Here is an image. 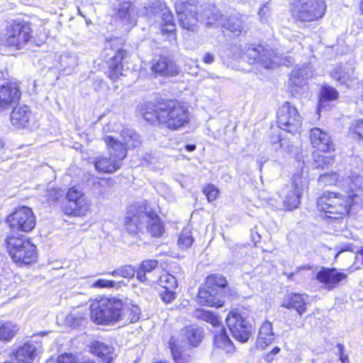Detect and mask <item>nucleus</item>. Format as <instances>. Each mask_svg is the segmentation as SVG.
I'll return each mask as SVG.
<instances>
[{
	"label": "nucleus",
	"instance_id": "1",
	"mask_svg": "<svg viewBox=\"0 0 363 363\" xmlns=\"http://www.w3.org/2000/svg\"><path fill=\"white\" fill-rule=\"evenodd\" d=\"M198 0L179 1L175 4V11L177 13L180 26L188 30L194 31L197 28L198 22H204L207 26L214 25L213 20H218L219 16L218 10L206 9L201 10L198 6Z\"/></svg>",
	"mask_w": 363,
	"mask_h": 363
},
{
	"label": "nucleus",
	"instance_id": "2",
	"mask_svg": "<svg viewBox=\"0 0 363 363\" xmlns=\"http://www.w3.org/2000/svg\"><path fill=\"white\" fill-rule=\"evenodd\" d=\"M357 195L343 196L331 191H325L317 199V208L325 213V216L331 220L343 218L350 212L354 198Z\"/></svg>",
	"mask_w": 363,
	"mask_h": 363
},
{
	"label": "nucleus",
	"instance_id": "3",
	"mask_svg": "<svg viewBox=\"0 0 363 363\" xmlns=\"http://www.w3.org/2000/svg\"><path fill=\"white\" fill-rule=\"evenodd\" d=\"M289 9L296 24H305L321 18L326 5L323 0H292Z\"/></svg>",
	"mask_w": 363,
	"mask_h": 363
},
{
	"label": "nucleus",
	"instance_id": "4",
	"mask_svg": "<svg viewBox=\"0 0 363 363\" xmlns=\"http://www.w3.org/2000/svg\"><path fill=\"white\" fill-rule=\"evenodd\" d=\"M12 260L18 264H28L37 259L36 247L22 235L9 233L5 239Z\"/></svg>",
	"mask_w": 363,
	"mask_h": 363
},
{
	"label": "nucleus",
	"instance_id": "5",
	"mask_svg": "<svg viewBox=\"0 0 363 363\" xmlns=\"http://www.w3.org/2000/svg\"><path fill=\"white\" fill-rule=\"evenodd\" d=\"M104 140L108 146V154L107 156L96 157L94 167L99 172L113 173L121 168L122 160L125 157V149L113 136H106Z\"/></svg>",
	"mask_w": 363,
	"mask_h": 363
},
{
	"label": "nucleus",
	"instance_id": "6",
	"mask_svg": "<svg viewBox=\"0 0 363 363\" xmlns=\"http://www.w3.org/2000/svg\"><path fill=\"white\" fill-rule=\"evenodd\" d=\"M121 308V300L116 298L92 300V320L97 324H116Z\"/></svg>",
	"mask_w": 363,
	"mask_h": 363
},
{
	"label": "nucleus",
	"instance_id": "7",
	"mask_svg": "<svg viewBox=\"0 0 363 363\" xmlns=\"http://www.w3.org/2000/svg\"><path fill=\"white\" fill-rule=\"evenodd\" d=\"M30 25L25 21H13L6 30L4 36L0 35V44L23 49L32 38Z\"/></svg>",
	"mask_w": 363,
	"mask_h": 363
},
{
	"label": "nucleus",
	"instance_id": "8",
	"mask_svg": "<svg viewBox=\"0 0 363 363\" xmlns=\"http://www.w3.org/2000/svg\"><path fill=\"white\" fill-rule=\"evenodd\" d=\"M245 315L238 311H232L225 320L233 337L241 343L247 342L254 331L253 325Z\"/></svg>",
	"mask_w": 363,
	"mask_h": 363
},
{
	"label": "nucleus",
	"instance_id": "9",
	"mask_svg": "<svg viewBox=\"0 0 363 363\" xmlns=\"http://www.w3.org/2000/svg\"><path fill=\"white\" fill-rule=\"evenodd\" d=\"M164 116H162V123L171 130H178L189 123V111L187 107L179 102L169 101L164 104Z\"/></svg>",
	"mask_w": 363,
	"mask_h": 363
},
{
	"label": "nucleus",
	"instance_id": "10",
	"mask_svg": "<svg viewBox=\"0 0 363 363\" xmlns=\"http://www.w3.org/2000/svg\"><path fill=\"white\" fill-rule=\"evenodd\" d=\"M277 125L286 132L294 134L301 127V116L297 108L289 102H284L277 113Z\"/></svg>",
	"mask_w": 363,
	"mask_h": 363
},
{
	"label": "nucleus",
	"instance_id": "11",
	"mask_svg": "<svg viewBox=\"0 0 363 363\" xmlns=\"http://www.w3.org/2000/svg\"><path fill=\"white\" fill-rule=\"evenodd\" d=\"M250 64H259L266 69H274L280 65L279 57L274 50L265 48L262 45H255L249 47L245 54Z\"/></svg>",
	"mask_w": 363,
	"mask_h": 363
},
{
	"label": "nucleus",
	"instance_id": "12",
	"mask_svg": "<svg viewBox=\"0 0 363 363\" xmlns=\"http://www.w3.org/2000/svg\"><path fill=\"white\" fill-rule=\"evenodd\" d=\"M11 232L13 235L16 230L22 232H30L36 224L35 216L31 208L27 206H22L11 213L6 218Z\"/></svg>",
	"mask_w": 363,
	"mask_h": 363
},
{
	"label": "nucleus",
	"instance_id": "13",
	"mask_svg": "<svg viewBox=\"0 0 363 363\" xmlns=\"http://www.w3.org/2000/svg\"><path fill=\"white\" fill-rule=\"evenodd\" d=\"M147 217V208L143 203L138 202L130 205L124 222L126 232L131 235L143 232Z\"/></svg>",
	"mask_w": 363,
	"mask_h": 363
},
{
	"label": "nucleus",
	"instance_id": "14",
	"mask_svg": "<svg viewBox=\"0 0 363 363\" xmlns=\"http://www.w3.org/2000/svg\"><path fill=\"white\" fill-rule=\"evenodd\" d=\"M311 74V68L309 64H303L291 71L287 82L288 90L291 95L296 96L300 93L301 89L306 85L307 79Z\"/></svg>",
	"mask_w": 363,
	"mask_h": 363
},
{
	"label": "nucleus",
	"instance_id": "15",
	"mask_svg": "<svg viewBox=\"0 0 363 363\" xmlns=\"http://www.w3.org/2000/svg\"><path fill=\"white\" fill-rule=\"evenodd\" d=\"M106 55H111L109 52H113V56L106 62L108 69L106 72L107 76L112 80L117 79L120 76L125 75L123 74V61L125 60L128 56L126 50L123 49H118L113 51L112 49L106 48L104 50Z\"/></svg>",
	"mask_w": 363,
	"mask_h": 363
},
{
	"label": "nucleus",
	"instance_id": "16",
	"mask_svg": "<svg viewBox=\"0 0 363 363\" xmlns=\"http://www.w3.org/2000/svg\"><path fill=\"white\" fill-rule=\"evenodd\" d=\"M346 277V274L339 272L336 268L325 267H322L315 276L316 280L323 284L324 289L328 291H331L337 287L340 283Z\"/></svg>",
	"mask_w": 363,
	"mask_h": 363
},
{
	"label": "nucleus",
	"instance_id": "17",
	"mask_svg": "<svg viewBox=\"0 0 363 363\" xmlns=\"http://www.w3.org/2000/svg\"><path fill=\"white\" fill-rule=\"evenodd\" d=\"M21 91L14 82H6L0 86V111L9 109L18 102Z\"/></svg>",
	"mask_w": 363,
	"mask_h": 363
},
{
	"label": "nucleus",
	"instance_id": "18",
	"mask_svg": "<svg viewBox=\"0 0 363 363\" xmlns=\"http://www.w3.org/2000/svg\"><path fill=\"white\" fill-rule=\"evenodd\" d=\"M225 297V295L204 286L199 289L197 300L200 305L219 308L223 306Z\"/></svg>",
	"mask_w": 363,
	"mask_h": 363
},
{
	"label": "nucleus",
	"instance_id": "19",
	"mask_svg": "<svg viewBox=\"0 0 363 363\" xmlns=\"http://www.w3.org/2000/svg\"><path fill=\"white\" fill-rule=\"evenodd\" d=\"M205 286L208 288L215 289L216 292H219L230 298H235L238 296V292L235 289L228 287L226 279L220 274H213L206 277Z\"/></svg>",
	"mask_w": 363,
	"mask_h": 363
},
{
	"label": "nucleus",
	"instance_id": "20",
	"mask_svg": "<svg viewBox=\"0 0 363 363\" xmlns=\"http://www.w3.org/2000/svg\"><path fill=\"white\" fill-rule=\"evenodd\" d=\"M310 140L312 146L319 151L329 152L334 150V145L329 134L318 128L310 130Z\"/></svg>",
	"mask_w": 363,
	"mask_h": 363
},
{
	"label": "nucleus",
	"instance_id": "21",
	"mask_svg": "<svg viewBox=\"0 0 363 363\" xmlns=\"http://www.w3.org/2000/svg\"><path fill=\"white\" fill-rule=\"evenodd\" d=\"M301 194L302 191L296 184L292 183L290 186H286L281 192L283 207L289 211L298 208Z\"/></svg>",
	"mask_w": 363,
	"mask_h": 363
},
{
	"label": "nucleus",
	"instance_id": "22",
	"mask_svg": "<svg viewBox=\"0 0 363 363\" xmlns=\"http://www.w3.org/2000/svg\"><path fill=\"white\" fill-rule=\"evenodd\" d=\"M82 193L76 187L69 189L66 195V202L63 205V211L67 215H77L82 203Z\"/></svg>",
	"mask_w": 363,
	"mask_h": 363
},
{
	"label": "nucleus",
	"instance_id": "23",
	"mask_svg": "<svg viewBox=\"0 0 363 363\" xmlns=\"http://www.w3.org/2000/svg\"><path fill=\"white\" fill-rule=\"evenodd\" d=\"M151 69L158 75L173 77L179 74V68L172 59L166 56H160L152 65Z\"/></svg>",
	"mask_w": 363,
	"mask_h": 363
},
{
	"label": "nucleus",
	"instance_id": "24",
	"mask_svg": "<svg viewBox=\"0 0 363 363\" xmlns=\"http://www.w3.org/2000/svg\"><path fill=\"white\" fill-rule=\"evenodd\" d=\"M204 330L203 328L196 325H189L182 328L180 335L183 342L189 344V346L196 347L202 342L204 337Z\"/></svg>",
	"mask_w": 363,
	"mask_h": 363
},
{
	"label": "nucleus",
	"instance_id": "25",
	"mask_svg": "<svg viewBox=\"0 0 363 363\" xmlns=\"http://www.w3.org/2000/svg\"><path fill=\"white\" fill-rule=\"evenodd\" d=\"M330 75L338 83V85L345 89H348L354 80L353 69L346 65L337 66L330 71Z\"/></svg>",
	"mask_w": 363,
	"mask_h": 363
},
{
	"label": "nucleus",
	"instance_id": "26",
	"mask_svg": "<svg viewBox=\"0 0 363 363\" xmlns=\"http://www.w3.org/2000/svg\"><path fill=\"white\" fill-rule=\"evenodd\" d=\"M145 229L152 237L160 238L165 229L161 218L154 211L147 209V217L145 218Z\"/></svg>",
	"mask_w": 363,
	"mask_h": 363
},
{
	"label": "nucleus",
	"instance_id": "27",
	"mask_svg": "<svg viewBox=\"0 0 363 363\" xmlns=\"http://www.w3.org/2000/svg\"><path fill=\"white\" fill-rule=\"evenodd\" d=\"M157 259H145L137 269V279L141 282L150 285L155 281L152 277V272L158 267Z\"/></svg>",
	"mask_w": 363,
	"mask_h": 363
},
{
	"label": "nucleus",
	"instance_id": "28",
	"mask_svg": "<svg viewBox=\"0 0 363 363\" xmlns=\"http://www.w3.org/2000/svg\"><path fill=\"white\" fill-rule=\"evenodd\" d=\"M216 328V330L213 331V346L216 348L224 350L226 353L233 352L235 347L225 328L221 324Z\"/></svg>",
	"mask_w": 363,
	"mask_h": 363
},
{
	"label": "nucleus",
	"instance_id": "29",
	"mask_svg": "<svg viewBox=\"0 0 363 363\" xmlns=\"http://www.w3.org/2000/svg\"><path fill=\"white\" fill-rule=\"evenodd\" d=\"M117 17L124 25L133 27L137 23V15L134 6L130 1H123L118 4Z\"/></svg>",
	"mask_w": 363,
	"mask_h": 363
},
{
	"label": "nucleus",
	"instance_id": "30",
	"mask_svg": "<svg viewBox=\"0 0 363 363\" xmlns=\"http://www.w3.org/2000/svg\"><path fill=\"white\" fill-rule=\"evenodd\" d=\"M164 104L158 106L152 103H145L142 106L140 112L145 121L152 124H162L161 116H164Z\"/></svg>",
	"mask_w": 363,
	"mask_h": 363
},
{
	"label": "nucleus",
	"instance_id": "31",
	"mask_svg": "<svg viewBox=\"0 0 363 363\" xmlns=\"http://www.w3.org/2000/svg\"><path fill=\"white\" fill-rule=\"evenodd\" d=\"M219 16L218 20H213L214 25L216 22L220 24L225 30L231 32L235 36H239L244 30L243 22L239 16H230L228 18H223V16L218 11Z\"/></svg>",
	"mask_w": 363,
	"mask_h": 363
},
{
	"label": "nucleus",
	"instance_id": "32",
	"mask_svg": "<svg viewBox=\"0 0 363 363\" xmlns=\"http://www.w3.org/2000/svg\"><path fill=\"white\" fill-rule=\"evenodd\" d=\"M275 338V334L273 332L272 323L269 320H265L261 325L259 330L258 336L256 341V346L257 349L264 350L269 345Z\"/></svg>",
	"mask_w": 363,
	"mask_h": 363
},
{
	"label": "nucleus",
	"instance_id": "33",
	"mask_svg": "<svg viewBox=\"0 0 363 363\" xmlns=\"http://www.w3.org/2000/svg\"><path fill=\"white\" fill-rule=\"evenodd\" d=\"M306 301L303 295L298 293H291L285 296L281 306L287 309H295L302 315L306 311Z\"/></svg>",
	"mask_w": 363,
	"mask_h": 363
},
{
	"label": "nucleus",
	"instance_id": "34",
	"mask_svg": "<svg viewBox=\"0 0 363 363\" xmlns=\"http://www.w3.org/2000/svg\"><path fill=\"white\" fill-rule=\"evenodd\" d=\"M140 309L138 306L125 305L121 301L117 323H122L123 325H126L135 323L140 319Z\"/></svg>",
	"mask_w": 363,
	"mask_h": 363
},
{
	"label": "nucleus",
	"instance_id": "35",
	"mask_svg": "<svg viewBox=\"0 0 363 363\" xmlns=\"http://www.w3.org/2000/svg\"><path fill=\"white\" fill-rule=\"evenodd\" d=\"M37 355V344L28 342L20 347L16 354L17 363H32Z\"/></svg>",
	"mask_w": 363,
	"mask_h": 363
},
{
	"label": "nucleus",
	"instance_id": "36",
	"mask_svg": "<svg viewBox=\"0 0 363 363\" xmlns=\"http://www.w3.org/2000/svg\"><path fill=\"white\" fill-rule=\"evenodd\" d=\"M166 8L165 4L158 0H148L144 6L146 16L155 23L160 21Z\"/></svg>",
	"mask_w": 363,
	"mask_h": 363
},
{
	"label": "nucleus",
	"instance_id": "37",
	"mask_svg": "<svg viewBox=\"0 0 363 363\" xmlns=\"http://www.w3.org/2000/svg\"><path fill=\"white\" fill-rule=\"evenodd\" d=\"M30 117V111L27 106L15 107L11 113V122L16 128H26Z\"/></svg>",
	"mask_w": 363,
	"mask_h": 363
},
{
	"label": "nucleus",
	"instance_id": "38",
	"mask_svg": "<svg viewBox=\"0 0 363 363\" xmlns=\"http://www.w3.org/2000/svg\"><path fill=\"white\" fill-rule=\"evenodd\" d=\"M113 348L99 340L92 341V354H96L102 362L111 363L113 359Z\"/></svg>",
	"mask_w": 363,
	"mask_h": 363
},
{
	"label": "nucleus",
	"instance_id": "39",
	"mask_svg": "<svg viewBox=\"0 0 363 363\" xmlns=\"http://www.w3.org/2000/svg\"><path fill=\"white\" fill-rule=\"evenodd\" d=\"M123 143L121 142L125 149L134 148L140 144V137L133 129L125 128L121 132Z\"/></svg>",
	"mask_w": 363,
	"mask_h": 363
},
{
	"label": "nucleus",
	"instance_id": "40",
	"mask_svg": "<svg viewBox=\"0 0 363 363\" xmlns=\"http://www.w3.org/2000/svg\"><path fill=\"white\" fill-rule=\"evenodd\" d=\"M65 324L71 328H82L88 323L87 318L80 311H72L65 318Z\"/></svg>",
	"mask_w": 363,
	"mask_h": 363
},
{
	"label": "nucleus",
	"instance_id": "41",
	"mask_svg": "<svg viewBox=\"0 0 363 363\" xmlns=\"http://www.w3.org/2000/svg\"><path fill=\"white\" fill-rule=\"evenodd\" d=\"M161 26V30L163 34L172 33L175 30V23L172 12L166 8L163 12L160 20L158 22Z\"/></svg>",
	"mask_w": 363,
	"mask_h": 363
},
{
	"label": "nucleus",
	"instance_id": "42",
	"mask_svg": "<svg viewBox=\"0 0 363 363\" xmlns=\"http://www.w3.org/2000/svg\"><path fill=\"white\" fill-rule=\"evenodd\" d=\"M77 65L78 57L76 55L65 53L60 56V65L65 74H71Z\"/></svg>",
	"mask_w": 363,
	"mask_h": 363
},
{
	"label": "nucleus",
	"instance_id": "43",
	"mask_svg": "<svg viewBox=\"0 0 363 363\" xmlns=\"http://www.w3.org/2000/svg\"><path fill=\"white\" fill-rule=\"evenodd\" d=\"M193 317L196 319L204 320L211 323L213 327L216 328L221 324L220 320L213 312L206 311L203 308H197L193 312Z\"/></svg>",
	"mask_w": 363,
	"mask_h": 363
},
{
	"label": "nucleus",
	"instance_id": "44",
	"mask_svg": "<svg viewBox=\"0 0 363 363\" xmlns=\"http://www.w3.org/2000/svg\"><path fill=\"white\" fill-rule=\"evenodd\" d=\"M108 181L104 179L92 180V194L99 198H105L109 191Z\"/></svg>",
	"mask_w": 363,
	"mask_h": 363
},
{
	"label": "nucleus",
	"instance_id": "45",
	"mask_svg": "<svg viewBox=\"0 0 363 363\" xmlns=\"http://www.w3.org/2000/svg\"><path fill=\"white\" fill-rule=\"evenodd\" d=\"M339 179V175L334 172L321 174L318 179L319 187L336 185Z\"/></svg>",
	"mask_w": 363,
	"mask_h": 363
},
{
	"label": "nucleus",
	"instance_id": "46",
	"mask_svg": "<svg viewBox=\"0 0 363 363\" xmlns=\"http://www.w3.org/2000/svg\"><path fill=\"white\" fill-rule=\"evenodd\" d=\"M313 162L312 164L313 168L315 169H328L329 166L333 164V159L330 157H325L323 155L313 154Z\"/></svg>",
	"mask_w": 363,
	"mask_h": 363
},
{
	"label": "nucleus",
	"instance_id": "47",
	"mask_svg": "<svg viewBox=\"0 0 363 363\" xmlns=\"http://www.w3.org/2000/svg\"><path fill=\"white\" fill-rule=\"evenodd\" d=\"M158 284L162 289L175 290L177 287V280L173 275L164 274L160 277Z\"/></svg>",
	"mask_w": 363,
	"mask_h": 363
},
{
	"label": "nucleus",
	"instance_id": "48",
	"mask_svg": "<svg viewBox=\"0 0 363 363\" xmlns=\"http://www.w3.org/2000/svg\"><path fill=\"white\" fill-rule=\"evenodd\" d=\"M194 241L192 233L184 229L179 234L177 244L182 250H186L192 245Z\"/></svg>",
	"mask_w": 363,
	"mask_h": 363
},
{
	"label": "nucleus",
	"instance_id": "49",
	"mask_svg": "<svg viewBox=\"0 0 363 363\" xmlns=\"http://www.w3.org/2000/svg\"><path fill=\"white\" fill-rule=\"evenodd\" d=\"M339 96L338 91L330 86H323L320 94V101H331L337 99Z\"/></svg>",
	"mask_w": 363,
	"mask_h": 363
},
{
	"label": "nucleus",
	"instance_id": "50",
	"mask_svg": "<svg viewBox=\"0 0 363 363\" xmlns=\"http://www.w3.org/2000/svg\"><path fill=\"white\" fill-rule=\"evenodd\" d=\"M122 284H124L123 281H115L109 279H98L92 283V287L98 289H119Z\"/></svg>",
	"mask_w": 363,
	"mask_h": 363
},
{
	"label": "nucleus",
	"instance_id": "51",
	"mask_svg": "<svg viewBox=\"0 0 363 363\" xmlns=\"http://www.w3.org/2000/svg\"><path fill=\"white\" fill-rule=\"evenodd\" d=\"M16 326L7 322L0 327V340H9L15 335Z\"/></svg>",
	"mask_w": 363,
	"mask_h": 363
},
{
	"label": "nucleus",
	"instance_id": "52",
	"mask_svg": "<svg viewBox=\"0 0 363 363\" xmlns=\"http://www.w3.org/2000/svg\"><path fill=\"white\" fill-rule=\"evenodd\" d=\"M349 133L354 138L363 139V120H354L350 125Z\"/></svg>",
	"mask_w": 363,
	"mask_h": 363
},
{
	"label": "nucleus",
	"instance_id": "53",
	"mask_svg": "<svg viewBox=\"0 0 363 363\" xmlns=\"http://www.w3.org/2000/svg\"><path fill=\"white\" fill-rule=\"evenodd\" d=\"M335 354L338 356L339 360L341 363H350L348 354L346 352L345 347L343 344H337Z\"/></svg>",
	"mask_w": 363,
	"mask_h": 363
},
{
	"label": "nucleus",
	"instance_id": "54",
	"mask_svg": "<svg viewBox=\"0 0 363 363\" xmlns=\"http://www.w3.org/2000/svg\"><path fill=\"white\" fill-rule=\"evenodd\" d=\"M203 193L209 202L213 201L217 198L218 190L213 184H208L203 188Z\"/></svg>",
	"mask_w": 363,
	"mask_h": 363
},
{
	"label": "nucleus",
	"instance_id": "55",
	"mask_svg": "<svg viewBox=\"0 0 363 363\" xmlns=\"http://www.w3.org/2000/svg\"><path fill=\"white\" fill-rule=\"evenodd\" d=\"M160 297L163 302L169 303L176 298L177 294L174 290L162 289L160 291Z\"/></svg>",
	"mask_w": 363,
	"mask_h": 363
},
{
	"label": "nucleus",
	"instance_id": "56",
	"mask_svg": "<svg viewBox=\"0 0 363 363\" xmlns=\"http://www.w3.org/2000/svg\"><path fill=\"white\" fill-rule=\"evenodd\" d=\"M356 246L352 242L341 243L335 247L337 253L335 258L336 259L340 254L344 252H354Z\"/></svg>",
	"mask_w": 363,
	"mask_h": 363
},
{
	"label": "nucleus",
	"instance_id": "57",
	"mask_svg": "<svg viewBox=\"0 0 363 363\" xmlns=\"http://www.w3.org/2000/svg\"><path fill=\"white\" fill-rule=\"evenodd\" d=\"M121 277L126 279H131L134 277L135 275L137 276V269H135L131 265H125L121 267Z\"/></svg>",
	"mask_w": 363,
	"mask_h": 363
},
{
	"label": "nucleus",
	"instance_id": "58",
	"mask_svg": "<svg viewBox=\"0 0 363 363\" xmlns=\"http://www.w3.org/2000/svg\"><path fill=\"white\" fill-rule=\"evenodd\" d=\"M56 363H79L76 357L70 353H65L58 357Z\"/></svg>",
	"mask_w": 363,
	"mask_h": 363
},
{
	"label": "nucleus",
	"instance_id": "59",
	"mask_svg": "<svg viewBox=\"0 0 363 363\" xmlns=\"http://www.w3.org/2000/svg\"><path fill=\"white\" fill-rule=\"evenodd\" d=\"M354 264L357 265V268L363 267V246L356 253Z\"/></svg>",
	"mask_w": 363,
	"mask_h": 363
},
{
	"label": "nucleus",
	"instance_id": "60",
	"mask_svg": "<svg viewBox=\"0 0 363 363\" xmlns=\"http://www.w3.org/2000/svg\"><path fill=\"white\" fill-rule=\"evenodd\" d=\"M269 12V8L267 4L262 6L259 10L258 15L262 21L266 20Z\"/></svg>",
	"mask_w": 363,
	"mask_h": 363
},
{
	"label": "nucleus",
	"instance_id": "61",
	"mask_svg": "<svg viewBox=\"0 0 363 363\" xmlns=\"http://www.w3.org/2000/svg\"><path fill=\"white\" fill-rule=\"evenodd\" d=\"M352 183L356 186L357 189H363V177L360 176H354L351 179Z\"/></svg>",
	"mask_w": 363,
	"mask_h": 363
},
{
	"label": "nucleus",
	"instance_id": "62",
	"mask_svg": "<svg viewBox=\"0 0 363 363\" xmlns=\"http://www.w3.org/2000/svg\"><path fill=\"white\" fill-rule=\"evenodd\" d=\"M215 61V57L212 53L206 52L203 57V62L205 64L211 65Z\"/></svg>",
	"mask_w": 363,
	"mask_h": 363
},
{
	"label": "nucleus",
	"instance_id": "63",
	"mask_svg": "<svg viewBox=\"0 0 363 363\" xmlns=\"http://www.w3.org/2000/svg\"><path fill=\"white\" fill-rule=\"evenodd\" d=\"M171 352L174 360L182 357L181 351L176 346H171Z\"/></svg>",
	"mask_w": 363,
	"mask_h": 363
},
{
	"label": "nucleus",
	"instance_id": "64",
	"mask_svg": "<svg viewBox=\"0 0 363 363\" xmlns=\"http://www.w3.org/2000/svg\"><path fill=\"white\" fill-rule=\"evenodd\" d=\"M274 359V356L271 354L270 352H269L267 354H266L264 357V360L267 362V363H272L273 362Z\"/></svg>",
	"mask_w": 363,
	"mask_h": 363
}]
</instances>
